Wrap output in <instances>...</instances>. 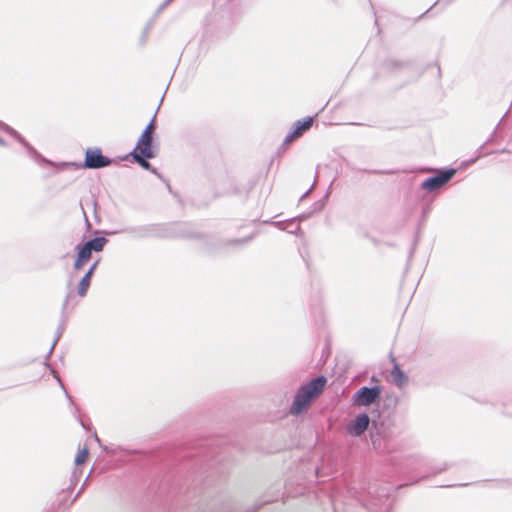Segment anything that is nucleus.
Returning a JSON list of instances; mask_svg holds the SVG:
<instances>
[{"mask_svg":"<svg viewBox=\"0 0 512 512\" xmlns=\"http://www.w3.org/2000/svg\"><path fill=\"white\" fill-rule=\"evenodd\" d=\"M240 17V8L235 1L215 5L210 15V23L219 33L229 32Z\"/></svg>","mask_w":512,"mask_h":512,"instance_id":"nucleus-1","label":"nucleus"},{"mask_svg":"<svg viewBox=\"0 0 512 512\" xmlns=\"http://www.w3.org/2000/svg\"><path fill=\"white\" fill-rule=\"evenodd\" d=\"M326 382L327 380L324 376H318L307 384L302 385L294 397L290 407V413L298 415L303 412L308 407L311 400L323 391Z\"/></svg>","mask_w":512,"mask_h":512,"instance_id":"nucleus-2","label":"nucleus"},{"mask_svg":"<svg viewBox=\"0 0 512 512\" xmlns=\"http://www.w3.org/2000/svg\"><path fill=\"white\" fill-rule=\"evenodd\" d=\"M383 389L381 386L359 388L352 396V403L356 407H368L378 403Z\"/></svg>","mask_w":512,"mask_h":512,"instance_id":"nucleus-3","label":"nucleus"},{"mask_svg":"<svg viewBox=\"0 0 512 512\" xmlns=\"http://www.w3.org/2000/svg\"><path fill=\"white\" fill-rule=\"evenodd\" d=\"M155 131V116L146 126L140 135L133 153H139L142 157L153 158L155 156L152 149L153 133Z\"/></svg>","mask_w":512,"mask_h":512,"instance_id":"nucleus-4","label":"nucleus"},{"mask_svg":"<svg viewBox=\"0 0 512 512\" xmlns=\"http://www.w3.org/2000/svg\"><path fill=\"white\" fill-rule=\"evenodd\" d=\"M456 174V169L450 168L442 170L439 174L427 178L421 184V188L426 192H433L442 188Z\"/></svg>","mask_w":512,"mask_h":512,"instance_id":"nucleus-5","label":"nucleus"},{"mask_svg":"<svg viewBox=\"0 0 512 512\" xmlns=\"http://www.w3.org/2000/svg\"><path fill=\"white\" fill-rule=\"evenodd\" d=\"M370 417L366 413L358 414L347 426V431L354 437L361 436L369 427Z\"/></svg>","mask_w":512,"mask_h":512,"instance_id":"nucleus-6","label":"nucleus"},{"mask_svg":"<svg viewBox=\"0 0 512 512\" xmlns=\"http://www.w3.org/2000/svg\"><path fill=\"white\" fill-rule=\"evenodd\" d=\"M312 124H313L312 117H307V118H304L303 120H297L294 123L293 130L290 131L285 136L284 144H290L295 139L301 137L307 130H309L311 128Z\"/></svg>","mask_w":512,"mask_h":512,"instance_id":"nucleus-7","label":"nucleus"},{"mask_svg":"<svg viewBox=\"0 0 512 512\" xmlns=\"http://www.w3.org/2000/svg\"><path fill=\"white\" fill-rule=\"evenodd\" d=\"M110 164V159L103 156L99 149L87 150L85 156V166L88 168H102Z\"/></svg>","mask_w":512,"mask_h":512,"instance_id":"nucleus-8","label":"nucleus"},{"mask_svg":"<svg viewBox=\"0 0 512 512\" xmlns=\"http://www.w3.org/2000/svg\"><path fill=\"white\" fill-rule=\"evenodd\" d=\"M76 249L78 250V256L74 263V268L78 270L81 269L90 260L92 250H90V248L85 244L82 247L77 246Z\"/></svg>","mask_w":512,"mask_h":512,"instance_id":"nucleus-9","label":"nucleus"},{"mask_svg":"<svg viewBox=\"0 0 512 512\" xmlns=\"http://www.w3.org/2000/svg\"><path fill=\"white\" fill-rule=\"evenodd\" d=\"M392 382L399 388L404 387L408 383V376L395 364L390 372Z\"/></svg>","mask_w":512,"mask_h":512,"instance_id":"nucleus-10","label":"nucleus"},{"mask_svg":"<svg viewBox=\"0 0 512 512\" xmlns=\"http://www.w3.org/2000/svg\"><path fill=\"white\" fill-rule=\"evenodd\" d=\"M106 241L104 237H96L86 242L85 245L88 246L90 250L99 252L103 250Z\"/></svg>","mask_w":512,"mask_h":512,"instance_id":"nucleus-11","label":"nucleus"},{"mask_svg":"<svg viewBox=\"0 0 512 512\" xmlns=\"http://www.w3.org/2000/svg\"><path fill=\"white\" fill-rule=\"evenodd\" d=\"M90 281H91L90 273H86L79 283L78 294L80 296L83 297L86 295V292L90 285Z\"/></svg>","mask_w":512,"mask_h":512,"instance_id":"nucleus-12","label":"nucleus"},{"mask_svg":"<svg viewBox=\"0 0 512 512\" xmlns=\"http://www.w3.org/2000/svg\"><path fill=\"white\" fill-rule=\"evenodd\" d=\"M275 225L282 230L288 231L289 233H296L300 229L299 225L295 224L294 220H291L288 223L277 222Z\"/></svg>","mask_w":512,"mask_h":512,"instance_id":"nucleus-13","label":"nucleus"},{"mask_svg":"<svg viewBox=\"0 0 512 512\" xmlns=\"http://www.w3.org/2000/svg\"><path fill=\"white\" fill-rule=\"evenodd\" d=\"M88 455H89V452L86 447L80 449L75 457V464L76 465L83 464L87 460Z\"/></svg>","mask_w":512,"mask_h":512,"instance_id":"nucleus-14","label":"nucleus"},{"mask_svg":"<svg viewBox=\"0 0 512 512\" xmlns=\"http://www.w3.org/2000/svg\"><path fill=\"white\" fill-rule=\"evenodd\" d=\"M254 238V234L240 239H231L227 242L228 245H234V246H243L247 243H249Z\"/></svg>","mask_w":512,"mask_h":512,"instance_id":"nucleus-15","label":"nucleus"},{"mask_svg":"<svg viewBox=\"0 0 512 512\" xmlns=\"http://www.w3.org/2000/svg\"><path fill=\"white\" fill-rule=\"evenodd\" d=\"M133 157L143 168H150V164L147 162L146 157H142L139 153H133Z\"/></svg>","mask_w":512,"mask_h":512,"instance_id":"nucleus-16","label":"nucleus"},{"mask_svg":"<svg viewBox=\"0 0 512 512\" xmlns=\"http://www.w3.org/2000/svg\"><path fill=\"white\" fill-rule=\"evenodd\" d=\"M8 131H9L12 135H14L15 137H17V139H18L21 143H23L24 145H26L25 141H24V140H23V139H22V138H21V137L16 133V131H14L13 129H10V128L8 129Z\"/></svg>","mask_w":512,"mask_h":512,"instance_id":"nucleus-17","label":"nucleus"},{"mask_svg":"<svg viewBox=\"0 0 512 512\" xmlns=\"http://www.w3.org/2000/svg\"><path fill=\"white\" fill-rule=\"evenodd\" d=\"M98 264V261H96L91 267L90 269L87 271V273H90V276L92 277L93 273H94V270L96 269V266Z\"/></svg>","mask_w":512,"mask_h":512,"instance_id":"nucleus-18","label":"nucleus"},{"mask_svg":"<svg viewBox=\"0 0 512 512\" xmlns=\"http://www.w3.org/2000/svg\"><path fill=\"white\" fill-rule=\"evenodd\" d=\"M503 413L508 415V416H512V410H510L509 408H505Z\"/></svg>","mask_w":512,"mask_h":512,"instance_id":"nucleus-19","label":"nucleus"},{"mask_svg":"<svg viewBox=\"0 0 512 512\" xmlns=\"http://www.w3.org/2000/svg\"><path fill=\"white\" fill-rule=\"evenodd\" d=\"M452 0H439L438 2H445L446 4H449Z\"/></svg>","mask_w":512,"mask_h":512,"instance_id":"nucleus-20","label":"nucleus"},{"mask_svg":"<svg viewBox=\"0 0 512 512\" xmlns=\"http://www.w3.org/2000/svg\"><path fill=\"white\" fill-rule=\"evenodd\" d=\"M445 469H446V467L440 468V469L437 470V472L439 473L441 471H444Z\"/></svg>","mask_w":512,"mask_h":512,"instance_id":"nucleus-21","label":"nucleus"},{"mask_svg":"<svg viewBox=\"0 0 512 512\" xmlns=\"http://www.w3.org/2000/svg\"><path fill=\"white\" fill-rule=\"evenodd\" d=\"M476 160H477V158L472 159V160L470 161V163H474Z\"/></svg>","mask_w":512,"mask_h":512,"instance_id":"nucleus-22","label":"nucleus"},{"mask_svg":"<svg viewBox=\"0 0 512 512\" xmlns=\"http://www.w3.org/2000/svg\"><path fill=\"white\" fill-rule=\"evenodd\" d=\"M171 1H172V0H167V1L165 2V5H167V4H168L169 2H171Z\"/></svg>","mask_w":512,"mask_h":512,"instance_id":"nucleus-23","label":"nucleus"}]
</instances>
